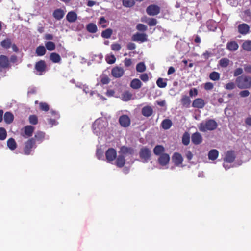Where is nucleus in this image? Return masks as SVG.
<instances>
[{"mask_svg":"<svg viewBox=\"0 0 251 251\" xmlns=\"http://www.w3.org/2000/svg\"><path fill=\"white\" fill-rule=\"evenodd\" d=\"M217 126V123L214 120L210 119L200 123L199 129L201 131L206 132L208 130H214Z\"/></svg>","mask_w":251,"mask_h":251,"instance_id":"obj_1","label":"nucleus"},{"mask_svg":"<svg viewBox=\"0 0 251 251\" xmlns=\"http://www.w3.org/2000/svg\"><path fill=\"white\" fill-rule=\"evenodd\" d=\"M36 148V145L33 138L28 139L25 142L23 148V151L25 155H29L31 154L32 149Z\"/></svg>","mask_w":251,"mask_h":251,"instance_id":"obj_2","label":"nucleus"},{"mask_svg":"<svg viewBox=\"0 0 251 251\" xmlns=\"http://www.w3.org/2000/svg\"><path fill=\"white\" fill-rule=\"evenodd\" d=\"M236 156L234 153V151H228L226 156L224 159L223 162V167L226 169V170L229 168V166H226V163H232L235 159Z\"/></svg>","mask_w":251,"mask_h":251,"instance_id":"obj_3","label":"nucleus"},{"mask_svg":"<svg viewBox=\"0 0 251 251\" xmlns=\"http://www.w3.org/2000/svg\"><path fill=\"white\" fill-rule=\"evenodd\" d=\"M151 155V151L147 147H143L141 149L139 152L140 158L143 162H147L150 158Z\"/></svg>","mask_w":251,"mask_h":251,"instance_id":"obj_4","label":"nucleus"},{"mask_svg":"<svg viewBox=\"0 0 251 251\" xmlns=\"http://www.w3.org/2000/svg\"><path fill=\"white\" fill-rule=\"evenodd\" d=\"M35 128L32 126H26L23 128V131L21 132V136L24 138H28L32 136Z\"/></svg>","mask_w":251,"mask_h":251,"instance_id":"obj_5","label":"nucleus"},{"mask_svg":"<svg viewBox=\"0 0 251 251\" xmlns=\"http://www.w3.org/2000/svg\"><path fill=\"white\" fill-rule=\"evenodd\" d=\"M0 68L4 69H9L11 68L9 60L5 55L0 56Z\"/></svg>","mask_w":251,"mask_h":251,"instance_id":"obj_6","label":"nucleus"},{"mask_svg":"<svg viewBox=\"0 0 251 251\" xmlns=\"http://www.w3.org/2000/svg\"><path fill=\"white\" fill-rule=\"evenodd\" d=\"M119 122L123 127H128L131 123L130 119L127 115H122L119 117Z\"/></svg>","mask_w":251,"mask_h":251,"instance_id":"obj_7","label":"nucleus"},{"mask_svg":"<svg viewBox=\"0 0 251 251\" xmlns=\"http://www.w3.org/2000/svg\"><path fill=\"white\" fill-rule=\"evenodd\" d=\"M236 83L240 89L248 88L251 86V79H236Z\"/></svg>","mask_w":251,"mask_h":251,"instance_id":"obj_8","label":"nucleus"},{"mask_svg":"<svg viewBox=\"0 0 251 251\" xmlns=\"http://www.w3.org/2000/svg\"><path fill=\"white\" fill-rule=\"evenodd\" d=\"M106 158L107 161L111 162L114 160L117 156V152L113 148L108 149L105 152Z\"/></svg>","mask_w":251,"mask_h":251,"instance_id":"obj_9","label":"nucleus"},{"mask_svg":"<svg viewBox=\"0 0 251 251\" xmlns=\"http://www.w3.org/2000/svg\"><path fill=\"white\" fill-rule=\"evenodd\" d=\"M146 12L150 16L157 15L160 12V8L155 5H151L147 8Z\"/></svg>","mask_w":251,"mask_h":251,"instance_id":"obj_10","label":"nucleus"},{"mask_svg":"<svg viewBox=\"0 0 251 251\" xmlns=\"http://www.w3.org/2000/svg\"><path fill=\"white\" fill-rule=\"evenodd\" d=\"M134 41L144 42L147 41V35L145 33H136L132 37Z\"/></svg>","mask_w":251,"mask_h":251,"instance_id":"obj_11","label":"nucleus"},{"mask_svg":"<svg viewBox=\"0 0 251 251\" xmlns=\"http://www.w3.org/2000/svg\"><path fill=\"white\" fill-rule=\"evenodd\" d=\"M35 68L37 71L40 73V74H42L46 71V64L45 61L40 60L37 62L35 64Z\"/></svg>","mask_w":251,"mask_h":251,"instance_id":"obj_12","label":"nucleus"},{"mask_svg":"<svg viewBox=\"0 0 251 251\" xmlns=\"http://www.w3.org/2000/svg\"><path fill=\"white\" fill-rule=\"evenodd\" d=\"M170 161V156L167 153H162L158 159V163L162 166L168 164Z\"/></svg>","mask_w":251,"mask_h":251,"instance_id":"obj_13","label":"nucleus"},{"mask_svg":"<svg viewBox=\"0 0 251 251\" xmlns=\"http://www.w3.org/2000/svg\"><path fill=\"white\" fill-rule=\"evenodd\" d=\"M191 140L194 144L199 145L202 142V138L201 134L197 132L192 135Z\"/></svg>","mask_w":251,"mask_h":251,"instance_id":"obj_14","label":"nucleus"},{"mask_svg":"<svg viewBox=\"0 0 251 251\" xmlns=\"http://www.w3.org/2000/svg\"><path fill=\"white\" fill-rule=\"evenodd\" d=\"M45 133L42 131H38L35 134L34 137H32L35 142V144L37 142L38 143H41L45 139Z\"/></svg>","mask_w":251,"mask_h":251,"instance_id":"obj_15","label":"nucleus"},{"mask_svg":"<svg viewBox=\"0 0 251 251\" xmlns=\"http://www.w3.org/2000/svg\"><path fill=\"white\" fill-rule=\"evenodd\" d=\"M65 14V11L61 8H58L53 12V17L57 20H60L63 18Z\"/></svg>","mask_w":251,"mask_h":251,"instance_id":"obj_16","label":"nucleus"},{"mask_svg":"<svg viewBox=\"0 0 251 251\" xmlns=\"http://www.w3.org/2000/svg\"><path fill=\"white\" fill-rule=\"evenodd\" d=\"M124 72V71L122 68L116 67L112 69L111 73L113 77L119 78L123 75Z\"/></svg>","mask_w":251,"mask_h":251,"instance_id":"obj_17","label":"nucleus"},{"mask_svg":"<svg viewBox=\"0 0 251 251\" xmlns=\"http://www.w3.org/2000/svg\"><path fill=\"white\" fill-rule=\"evenodd\" d=\"M173 162L176 165L181 164L183 162V158L181 155L177 152H175L172 156Z\"/></svg>","mask_w":251,"mask_h":251,"instance_id":"obj_18","label":"nucleus"},{"mask_svg":"<svg viewBox=\"0 0 251 251\" xmlns=\"http://www.w3.org/2000/svg\"><path fill=\"white\" fill-rule=\"evenodd\" d=\"M219 50L218 48L212 50L211 49H209L205 52L202 54V56H203L205 59H207L210 56L216 55L219 53Z\"/></svg>","mask_w":251,"mask_h":251,"instance_id":"obj_19","label":"nucleus"},{"mask_svg":"<svg viewBox=\"0 0 251 251\" xmlns=\"http://www.w3.org/2000/svg\"><path fill=\"white\" fill-rule=\"evenodd\" d=\"M204 105L205 102L204 100L201 98L195 99L192 103V106L195 108H202Z\"/></svg>","mask_w":251,"mask_h":251,"instance_id":"obj_20","label":"nucleus"},{"mask_svg":"<svg viewBox=\"0 0 251 251\" xmlns=\"http://www.w3.org/2000/svg\"><path fill=\"white\" fill-rule=\"evenodd\" d=\"M238 29L240 34L246 35L248 33L250 27L247 24H242L238 25Z\"/></svg>","mask_w":251,"mask_h":251,"instance_id":"obj_21","label":"nucleus"},{"mask_svg":"<svg viewBox=\"0 0 251 251\" xmlns=\"http://www.w3.org/2000/svg\"><path fill=\"white\" fill-rule=\"evenodd\" d=\"M141 112L144 116L149 117L152 115L153 111L151 106H146L142 108Z\"/></svg>","mask_w":251,"mask_h":251,"instance_id":"obj_22","label":"nucleus"},{"mask_svg":"<svg viewBox=\"0 0 251 251\" xmlns=\"http://www.w3.org/2000/svg\"><path fill=\"white\" fill-rule=\"evenodd\" d=\"M134 149L131 147H127L126 146H122L120 148V153L123 155L126 154L132 155L134 153Z\"/></svg>","mask_w":251,"mask_h":251,"instance_id":"obj_23","label":"nucleus"},{"mask_svg":"<svg viewBox=\"0 0 251 251\" xmlns=\"http://www.w3.org/2000/svg\"><path fill=\"white\" fill-rule=\"evenodd\" d=\"M77 14L74 11H70L66 15V19L70 23L75 22L77 19Z\"/></svg>","mask_w":251,"mask_h":251,"instance_id":"obj_24","label":"nucleus"},{"mask_svg":"<svg viewBox=\"0 0 251 251\" xmlns=\"http://www.w3.org/2000/svg\"><path fill=\"white\" fill-rule=\"evenodd\" d=\"M50 59L54 63H59L61 61V58L59 54L55 52L50 54Z\"/></svg>","mask_w":251,"mask_h":251,"instance_id":"obj_25","label":"nucleus"},{"mask_svg":"<svg viewBox=\"0 0 251 251\" xmlns=\"http://www.w3.org/2000/svg\"><path fill=\"white\" fill-rule=\"evenodd\" d=\"M14 115L10 112H6L4 115V120L7 124L12 123L14 120Z\"/></svg>","mask_w":251,"mask_h":251,"instance_id":"obj_26","label":"nucleus"},{"mask_svg":"<svg viewBox=\"0 0 251 251\" xmlns=\"http://www.w3.org/2000/svg\"><path fill=\"white\" fill-rule=\"evenodd\" d=\"M180 101L184 107L186 108L189 107L191 103V100L189 97L186 95H183Z\"/></svg>","mask_w":251,"mask_h":251,"instance_id":"obj_27","label":"nucleus"},{"mask_svg":"<svg viewBox=\"0 0 251 251\" xmlns=\"http://www.w3.org/2000/svg\"><path fill=\"white\" fill-rule=\"evenodd\" d=\"M161 127L165 130H167L170 128L172 126V122L169 119H165L161 122Z\"/></svg>","mask_w":251,"mask_h":251,"instance_id":"obj_28","label":"nucleus"},{"mask_svg":"<svg viewBox=\"0 0 251 251\" xmlns=\"http://www.w3.org/2000/svg\"><path fill=\"white\" fill-rule=\"evenodd\" d=\"M219 155V152L217 150L213 149L210 150L208 154L209 160H215L217 158Z\"/></svg>","mask_w":251,"mask_h":251,"instance_id":"obj_29","label":"nucleus"},{"mask_svg":"<svg viewBox=\"0 0 251 251\" xmlns=\"http://www.w3.org/2000/svg\"><path fill=\"white\" fill-rule=\"evenodd\" d=\"M126 160L125 156L123 155H120L117 157L116 161V164L118 167H123L125 164Z\"/></svg>","mask_w":251,"mask_h":251,"instance_id":"obj_30","label":"nucleus"},{"mask_svg":"<svg viewBox=\"0 0 251 251\" xmlns=\"http://www.w3.org/2000/svg\"><path fill=\"white\" fill-rule=\"evenodd\" d=\"M206 26L209 31H214L217 28V24L213 20H209L206 23Z\"/></svg>","mask_w":251,"mask_h":251,"instance_id":"obj_31","label":"nucleus"},{"mask_svg":"<svg viewBox=\"0 0 251 251\" xmlns=\"http://www.w3.org/2000/svg\"><path fill=\"white\" fill-rule=\"evenodd\" d=\"M164 151L165 148L162 145H156L153 149V152L156 155H161Z\"/></svg>","mask_w":251,"mask_h":251,"instance_id":"obj_32","label":"nucleus"},{"mask_svg":"<svg viewBox=\"0 0 251 251\" xmlns=\"http://www.w3.org/2000/svg\"><path fill=\"white\" fill-rule=\"evenodd\" d=\"M132 97V94L129 91H126L122 94V100L124 101L130 100Z\"/></svg>","mask_w":251,"mask_h":251,"instance_id":"obj_33","label":"nucleus"},{"mask_svg":"<svg viewBox=\"0 0 251 251\" xmlns=\"http://www.w3.org/2000/svg\"><path fill=\"white\" fill-rule=\"evenodd\" d=\"M142 86V83L140 79H132L130 83V86L134 89L140 88Z\"/></svg>","mask_w":251,"mask_h":251,"instance_id":"obj_34","label":"nucleus"},{"mask_svg":"<svg viewBox=\"0 0 251 251\" xmlns=\"http://www.w3.org/2000/svg\"><path fill=\"white\" fill-rule=\"evenodd\" d=\"M227 48L231 51H235L238 48V45L235 41H232L227 44Z\"/></svg>","mask_w":251,"mask_h":251,"instance_id":"obj_35","label":"nucleus"},{"mask_svg":"<svg viewBox=\"0 0 251 251\" xmlns=\"http://www.w3.org/2000/svg\"><path fill=\"white\" fill-rule=\"evenodd\" d=\"M7 144L8 148L11 150H14L17 148L16 142L12 138H10L8 139Z\"/></svg>","mask_w":251,"mask_h":251,"instance_id":"obj_36","label":"nucleus"},{"mask_svg":"<svg viewBox=\"0 0 251 251\" xmlns=\"http://www.w3.org/2000/svg\"><path fill=\"white\" fill-rule=\"evenodd\" d=\"M46 52V50L45 47L43 46H39L36 48V53L37 56H42L45 54Z\"/></svg>","mask_w":251,"mask_h":251,"instance_id":"obj_37","label":"nucleus"},{"mask_svg":"<svg viewBox=\"0 0 251 251\" xmlns=\"http://www.w3.org/2000/svg\"><path fill=\"white\" fill-rule=\"evenodd\" d=\"M87 30L90 33H96L97 31V25L95 24L90 23L87 25Z\"/></svg>","mask_w":251,"mask_h":251,"instance_id":"obj_38","label":"nucleus"},{"mask_svg":"<svg viewBox=\"0 0 251 251\" xmlns=\"http://www.w3.org/2000/svg\"><path fill=\"white\" fill-rule=\"evenodd\" d=\"M12 44L11 41L10 39L7 38L6 39L3 40L0 43L1 46L5 49H8L11 47Z\"/></svg>","mask_w":251,"mask_h":251,"instance_id":"obj_39","label":"nucleus"},{"mask_svg":"<svg viewBox=\"0 0 251 251\" xmlns=\"http://www.w3.org/2000/svg\"><path fill=\"white\" fill-rule=\"evenodd\" d=\"M112 34V30L108 28L104 31L101 33V36L106 39L109 38Z\"/></svg>","mask_w":251,"mask_h":251,"instance_id":"obj_40","label":"nucleus"},{"mask_svg":"<svg viewBox=\"0 0 251 251\" xmlns=\"http://www.w3.org/2000/svg\"><path fill=\"white\" fill-rule=\"evenodd\" d=\"M134 4V0H123V5L125 7H131Z\"/></svg>","mask_w":251,"mask_h":251,"instance_id":"obj_41","label":"nucleus"},{"mask_svg":"<svg viewBox=\"0 0 251 251\" xmlns=\"http://www.w3.org/2000/svg\"><path fill=\"white\" fill-rule=\"evenodd\" d=\"M182 143L184 145H188L189 144V143H190V136H189V134L188 133L185 132L183 135L182 138Z\"/></svg>","mask_w":251,"mask_h":251,"instance_id":"obj_42","label":"nucleus"},{"mask_svg":"<svg viewBox=\"0 0 251 251\" xmlns=\"http://www.w3.org/2000/svg\"><path fill=\"white\" fill-rule=\"evenodd\" d=\"M45 46L47 49L49 51H52L55 48V44L51 41H48L45 43Z\"/></svg>","mask_w":251,"mask_h":251,"instance_id":"obj_43","label":"nucleus"},{"mask_svg":"<svg viewBox=\"0 0 251 251\" xmlns=\"http://www.w3.org/2000/svg\"><path fill=\"white\" fill-rule=\"evenodd\" d=\"M242 47L244 50L247 51H251V41H245L242 45Z\"/></svg>","mask_w":251,"mask_h":251,"instance_id":"obj_44","label":"nucleus"},{"mask_svg":"<svg viewBox=\"0 0 251 251\" xmlns=\"http://www.w3.org/2000/svg\"><path fill=\"white\" fill-rule=\"evenodd\" d=\"M136 70L138 72H143L146 70V66L144 62H140L136 65Z\"/></svg>","mask_w":251,"mask_h":251,"instance_id":"obj_45","label":"nucleus"},{"mask_svg":"<svg viewBox=\"0 0 251 251\" xmlns=\"http://www.w3.org/2000/svg\"><path fill=\"white\" fill-rule=\"evenodd\" d=\"M108 21L105 19L104 17H101L100 18L98 24L100 25L102 28H105L107 26Z\"/></svg>","mask_w":251,"mask_h":251,"instance_id":"obj_46","label":"nucleus"},{"mask_svg":"<svg viewBox=\"0 0 251 251\" xmlns=\"http://www.w3.org/2000/svg\"><path fill=\"white\" fill-rule=\"evenodd\" d=\"M7 137V132L3 127H0V140H4Z\"/></svg>","mask_w":251,"mask_h":251,"instance_id":"obj_47","label":"nucleus"},{"mask_svg":"<svg viewBox=\"0 0 251 251\" xmlns=\"http://www.w3.org/2000/svg\"><path fill=\"white\" fill-rule=\"evenodd\" d=\"M29 123L32 125H36L38 123V118L35 115H30L29 117Z\"/></svg>","mask_w":251,"mask_h":251,"instance_id":"obj_48","label":"nucleus"},{"mask_svg":"<svg viewBox=\"0 0 251 251\" xmlns=\"http://www.w3.org/2000/svg\"><path fill=\"white\" fill-rule=\"evenodd\" d=\"M106 60L109 64H113L116 61V58L114 55H109L106 56Z\"/></svg>","mask_w":251,"mask_h":251,"instance_id":"obj_49","label":"nucleus"},{"mask_svg":"<svg viewBox=\"0 0 251 251\" xmlns=\"http://www.w3.org/2000/svg\"><path fill=\"white\" fill-rule=\"evenodd\" d=\"M39 107L41 110L46 112L49 111L50 109L49 105L46 102H40L39 103Z\"/></svg>","mask_w":251,"mask_h":251,"instance_id":"obj_50","label":"nucleus"},{"mask_svg":"<svg viewBox=\"0 0 251 251\" xmlns=\"http://www.w3.org/2000/svg\"><path fill=\"white\" fill-rule=\"evenodd\" d=\"M166 79H157L156 84L160 88H164L167 85Z\"/></svg>","mask_w":251,"mask_h":251,"instance_id":"obj_51","label":"nucleus"},{"mask_svg":"<svg viewBox=\"0 0 251 251\" xmlns=\"http://www.w3.org/2000/svg\"><path fill=\"white\" fill-rule=\"evenodd\" d=\"M147 26L142 24H138L136 25V29L140 31H145L147 30Z\"/></svg>","mask_w":251,"mask_h":251,"instance_id":"obj_52","label":"nucleus"},{"mask_svg":"<svg viewBox=\"0 0 251 251\" xmlns=\"http://www.w3.org/2000/svg\"><path fill=\"white\" fill-rule=\"evenodd\" d=\"M157 23V22L156 19H155L154 18H150L148 20V21H147V24L150 26H155L156 25Z\"/></svg>","mask_w":251,"mask_h":251,"instance_id":"obj_53","label":"nucleus"},{"mask_svg":"<svg viewBox=\"0 0 251 251\" xmlns=\"http://www.w3.org/2000/svg\"><path fill=\"white\" fill-rule=\"evenodd\" d=\"M229 60L227 58H223L221 59V67H227L229 63Z\"/></svg>","mask_w":251,"mask_h":251,"instance_id":"obj_54","label":"nucleus"},{"mask_svg":"<svg viewBox=\"0 0 251 251\" xmlns=\"http://www.w3.org/2000/svg\"><path fill=\"white\" fill-rule=\"evenodd\" d=\"M111 49L114 51H119L121 48V46L119 44L115 43L113 44L111 46Z\"/></svg>","mask_w":251,"mask_h":251,"instance_id":"obj_55","label":"nucleus"},{"mask_svg":"<svg viewBox=\"0 0 251 251\" xmlns=\"http://www.w3.org/2000/svg\"><path fill=\"white\" fill-rule=\"evenodd\" d=\"M243 73V69L241 68L236 69L234 72V76L236 77L242 74Z\"/></svg>","mask_w":251,"mask_h":251,"instance_id":"obj_56","label":"nucleus"},{"mask_svg":"<svg viewBox=\"0 0 251 251\" xmlns=\"http://www.w3.org/2000/svg\"><path fill=\"white\" fill-rule=\"evenodd\" d=\"M244 69L246 73H251V65L249 64H245Z\"/></svg>","mask_w":251,"mask_h":251,"instance_id":"obj_57","label":"nucleus"},{"mask_svg":"<svg viewBox=\"0 0 251 251\" xmlns=\"http://www.w3.org/2000/svg\"><path fill=\"white\" fill-rule=\"evenodd\" d=\"M250 94V92L248 90H243V91H241L240 93H239V95L241 97H246L247 96H248Z\"/></svg>","mask_w":251,"mask_h":251,"instance_id":"obj_58","label":"nucleus"},{"mask_svg":"<svg viewBox=\"0 0 251 251\" xmlns=\"http://www.w3.org/2000/svg\"><path fill=\"white\" fill-rule=\"evenodd\" d=\"M219 73L213 72L210 74L209 78H219Z\"/></svg>","mask_w":251,"mask_h":251,"instance_id":"obj_59","label":"nucleus"},{"mask_svg":"<svg viewBox=\"0 0 251 251\" xmlns=\"http://www.w3.org/2000/svg\"><path fill=\"white\" fill-rule=\"evenodd\" d=\"M127 48L129 50H133L136 48V45L133 43L130 42L127 44Z\"/></svg>","mask_w":251,"mask_h":251,"instance_id":"obj_60","label":"nucleus"},{"mask_svg":"<svg viewBox=\"0 0 251 251\" xmlns=\"http://www.w3.org/2000/svg\"><path fill=\"white\" fill-rule=\"evenodd\" d=\"M198 94V91L196 89H190L189 91V95L190 96H195Z\"/></svg>","mask_w":251,"mask_h":251,"instance_id":"obj_61","label":"nucleus"},{"mask_svg":"<svg viewBox=\"0 0 251 251\" xmlns=\"http://www.w3.org/2000/svg\"><path fill=\"white\" fill-rule=\"evenodd\" d=\"M124 64L126 67H129L132 64V61L130 59L126 58L124 60Z\"/></svg>","mask_w":251,"mask_h":251,"instance_id":"obj_62","label":"nucleus"},{"mask_svg":"<svg viewBox=\"0 0 251 251\" xmlns=\"http://www.w3.org/2000/svg\"><path fill=\"white\" fill-rule=\"evenodd\" d=\"M11 62L13 63H16L18 61V58L15 55H12L11 56L10 58V61L9 62Z\"/></svg>","mask_w":251,"mask_h":251,"instance_id":"obj_63","label":"nucleus"},{"mask_svg":"<svg viewBox=\"0 0 251 251\" xmlns=\"http://www.w3.org/2000/svg\"><path fill=\"white\" fill-rule=\"evenodd\" d=\"M213 84L211 83L208 82L206 83L204 85V88L206 90H211L213 88Z\"/></svg>","mask_w":251,"mask_h":251,"instance_id":"obj_64","label":"nucleus"}]
</instances>
